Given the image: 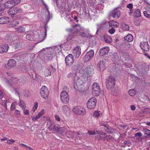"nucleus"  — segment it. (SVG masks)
I'll return each mask as SVG.
<instances>
[{
	"label": "nucleus",
	"mask_w": 150,
	"mask_h": 150,
	"mask_svg": "<svg viewBox=\"0 0 150 150\" xmlns=\"http://www.w3.org/2000/svg\"><path fill=\"white\" fill-rule=\"evenodd\" d=\"M4 5L8 8H11L14 6V4H13L12 0H10L6 2L5 3Z\"/></svg>",
	"instance_id": "nucleus-28"
},
{
	"label": "nucleus",
	"mask_w": 150,
	"mask_h": 150,
	"mask_svg": "<svg viewBox=\"0 0 150 150\" xmlns=\"http://www.w3.org/2000/svg\"><path fill=\"white\" fill-rule=\"evenodd\" d=\"M62 110L64 113H66L69 111V109L67 105H64L62 107Z\"/></svg>",
	"instance_id": "nucleus-33"
},
{
	"label": "nucleus",
	"mask_w": 150,
	"mask_h": 150,
	"mask_svg": "<svg viewBox=\"0 0 150 150\" xmlns=\"http://www.w3.org/2000/svg\"><path fill=\"white\" fill-rule=\"evenodd\" d=\"M14 10L16 13V14L18 13H21L23 11L22 9L21 8L18 7L14 8Z\"/></svg>",
	"instance_id": "nucleus-39"
},
{
	"label": "nucleus",
	"mask_w": 150,
	"mask_h": 150,
	"mask_svg": "<svg viewBox=\"0 0 150 150\" xmlns=\"http://www.w3.org/2000/svg\"><path fill=\"white\" fill-rule=\"evenodd\" d=\"M110 15L114 18L117 19L120 17L121 15V11L118 8H116L111 11L109 13Z\"/></svg>",
	"instance_id": "nucleus-6"
},
{
	"label": "nucleus",
	"mask_w": 150,
	"mask_h": 150,
	"mask_svg": "<svg viewBox=\"0 0 150 150\" xmlns=\"http://www.w3.org/2000/svg\"><path fill=\"white\" fill-rule=\"evenodd\" d=\"M129 42H124V43L123 44V46L126 50H127L130 47V44Z\"/></svg>",
	"instance_id": "nucleus-38"
},
{
	"label": "nucleus",
	"mask_w": 150,
	"mask_h": 150,
	"mask_svg": "<svg viewBox=\"0 0 150 150\" xmlns=\"http://www.w3.org/2000/svg\"><path fill=\"white\" fill-rule=\"evenodd\" d=\"M133 5L132 4H129L127 5V7L129 9H132L133 8Z\"/></svg>",
	"instance_id": "nucleus-63"
},
{
	"label": "nucleus",
	"mask_w": 150,
	"mask_h": 150,
	"mask_svg": "<svg viewBox=\"0 0 150 150\" xmlns=\"http://www.w3.org/2000/svg\"><path fill=\"white\" fill-rule=\"evenodd\" d=\"M105 83L107 89H112L114 87L115 83V78L112 76H109L106 79Z\"/></svg>",
	"instance_id": "nucleus-1"
},
{
	"label": "nucleus",
	"mask_w": 150,
	"mask_h": 150,
	"mask_svg": "<svg viewBox=\"0 0 150 150\" xmlns=\"http://www.w3.org/2000/svg\"><path fill=\"white\" fill-rule=\"evenodd\" d=\"M121 55L123 57L125 58V61H127L128 59V53L127 52H123Z\"/></svg>",
	"instance_id": "nucleus-40"
},
{
	"label": "nucleus",
	"mask_w": 150,
	"mask_h": 150,
	"mask_svg": "<svg viewBox=\"0 0 150 150\" xmlns=\"http://www.w3.org/2000/svg\"><path fill=\"white\" fill-rule=\"evenodd\" d=\"M51 74V72L48 69H47L45 71V75L46 76H50Z\"/></svg>",
	"instance_id": "nucleus-44"
},
{
	"label": "nucleus",
	"mask_w": 150,
	"mask_h": 150,
	"mask_svg": "<svg viewBox=\"0 0 150 150\" xmlns=\"http://www.w3.org/2000/svg\"><path fill=\"white\" fill-rule=\"evenodd\" d=\"M103 40L105 42L107 43H111L112 42V39L111 37L107 35L103 36Z\"/></svg>",
	"instance_id": "nucleus-18"
},
{
	"label": "nucleus",
	"mask_w": 150,
	"mask_h": 150,
	"mask_svg": "<svg viewBox=\"0 0 150 150\" xmlns=\"http://www.w3.org/2000/svg\"><path fill=\"white\" fill-rule=\"evenodd\" d=\"M14 6L18 4L21 2V0H12Z\"/></svg>",
	"instance_id": "nucleus-49"
},
{
	"label": "nucleus",
	"mask_w": 150,
	"mask_h": 150,
	"mask_svg": "<svg viewBox=\"0 0 150 150\" xmlns=\"http://www.w3.org/2000/svg\"><path fill=\"white\" fill-rule=\"evenodd\" d=\"M8 48V46L7 44H4L0 46V53L7 52Z\"/></svg>",
	"instance_id": "nucleus-16"
},
{
	"label": "nucleus",
	"mask_w": 150,
	"mask_h": 150,
	"mask_svg": "<svg viewBox=\"0 0 150 150\" xmlns=\"http://www.w3.org/2000/svg\"><path fill=\"white\" fill-rule=\"evenodd\" d=\"M60 97L62 102L64 104H66L69 101V96L67 92L65 91L61 92Z\"/></svg>",
	"instance_id": "nucleus-2"
},
{
	"label": "nucleus",
	"mask_w": 150,
	"mask_h": 150,
	"mask_svg": "<svg viewBox=\"0 0 150 150\" xmlns=\"http://www.w3.org/2000/svg\"><path fill=\"white\" fill-rule=\"evenodd\" d=\"M108 23L109 26L112 27L117 28L119 25V24L118 22L113 20L109 22Z\"/></svg>",
	"instance_id": "nucleus-20"
},
{
	"label": "nucleus",
	"mask_w": 150,
	"mask_h": 150,
	"mask_svg": "<svg viewBox=\"0 0 150 150\" xmlns=\"http://www.w3.org/2000/svg\"><path fill=\"white\" fill-rule=\"evenodd\" d=\"M86 54L88 56L92 58L94 56V52L93 50H91L88 52Z\"/></svg>",
	"instance_id": "nucleus-37"
},
{
	"label": "nucleus",
	"mask_w": 150,
	"mask_h": 150,
	"mask_svg": "<svg viewBox=\"0 0 150 150\" xmlns=\"http://www.w3.org/2000/svg\"><path fill=\"white\" fill-rule=\"evenodd\" d=\"M74 61V57L71 54H69L65 58V63L67 66L71 65Z\"/></svg>",
	"instance_id": "nucleus-11"
},
{
	"label": "nucleus",
	"mask_w": 150,
	"mask_h": 150,
	"mask_svg": "<svg viewBox=\"0 0 150 150\" xmlns=\"http://www.w3.org/2000/svg\"><path fill=\"white\" fill-rule=\"evenodd\" d=\"M19 24V21L14 20L9 23V26L10 27L14 28L17 26Z\"/></svg>",
	"instance_id": "nucleus-25"
},
{
	"label": "nucleus",
	"mask_w": 150,
	"mask_h": 150,
	"mask_svg": "<svg viewBox=\"0 0 150 150\" xmlns=\"http://www.w3.org/2000/svg\"><path fill=\"white\" fill-rule=\"evenodd\" d=\"M16 66V61L13 59L9 60L7 63V65L6 66V68L10 69L15 67Z\"/></svg>",
	"instance_id": "nucleus-14"
},
{
	"label": "nucleus",
	"mask_w": 150,
	"mask_h": 150,
	"mask_svg": "<svg viewBox=\"0 0 150 150\" xmlns=\"http://www.w3.org/2000/svg\"><path fill=\"white\" fill-rule=\"evenodd\" d=\"M45 11L42 13V18L44 22L47 23L50 18H52V16L50 15V12L47 9H46Z\"/></svg>",
	"instance_id": "nucleus-7"
},
{
	"label": "nucleus",
	"mask_w": 150,
	"mask_h": 150,
	"mask_svg": "<svg viewBox=\"0 0 150 150\" xmlns=\"http://www.w3.org/2000/svg\"><path fill=\"white\" fill-rule=\"evenodd\" d=\"M15 47L16 48H20L21 47V45L20 44V43L19 42H17V43H16L15 44Z\"/></svg>",
	"instance_id": "nucleus-57"
},
{
	"label": "nucleus",
	"mask_w": 150,
	"mask_h": 150,
	"mask_svg": "<svg viewBox=\"0 0 150 150\" xmlns=\"http://www.w3.org/2000/svg\"><path fill=\"white\" fill-rule=\"evenodd\" d=\"M134 17L137 18L141 16L140 11L139 9H137L135 10L133 14Z\"/></svg>",
	"instance_id": "nucleus-31"
},
{
	"label": "nucleus",
	"mask_w": 150,
	"mask_h": 150,
	"mask_svg": "<svg viewBox=\"0 0 150 150\" xmlns=\"http://www.w3.org/2000/svg\"><path fill=\"white\" fill-rule=\"evenodd\" d=\"M91 59L90 57L88 56L86 54L84 57L83 60L85 62H88L90 61V60Z\"/></svg>",
	"instance_id": "nucleus-41"
},
{
	"label": "nucleus",
	"mask_w": 150,
	"mask_h": 150,
	"mask_svg": "<svg viewBox=\"0 0 150 150\" xmlns=\"http://www.w3.org/2000/svg\"><path fill=\"white\" fill-rule=\"evenodd\" d=\"M55 126L54 124H52L49 125L48 128L51 131L53 129H54L55 128Z\"/></svg>",
	"instance_id": "nucleus-48"
},
{
	"label": "nucleus",
	"mask_w": 150,
	"mask_h": 150,
	"mask_svg": "<svg viewBox=\"0 0 150 150\" xmlns=\"http://www.w3.org/2000/svg\"><path fill=\"white\" fill-rule=\"evenodd\" d=\"M74 82V88L78 91H80L81 90L79 88H80V86L83 84V82L82 80L79 77H76Z\"/></svg>",
	"instance_id": "nucleus-8"
},
{
	"label": "nucleus",
	"mask_w": 150,
	"mask_h": 150,
	"mask_svg": "<svg viewBox=\"0 0 150 150\" xmlns=\"http://www.w3.org/2000/svg\"><path fill=\"white\" fill-rule=\"evenodd\" d=\"M72 28L69 29L70 31H74L72 37L75 36L79 32V30L81 29V27L79 24H76L74 25H72Z\"/></svg>",
	"instance_id": "nucleus-9"
},
{
	"label": "nucleus",
	"mask_w": 150,
	"mask_h": 150,
	"mask_svg": "<svg viewBox=\"0 0 150 150\" xmlns=\"http://www.w3.org/2000/svg\"><path fill=\"white\" fill-rule=\"evenodd\" d=\"M73 52L76 54V57L78 58L81 54V48L80 47L77 46Z\"/></svg>",
	"instance_id": "nucleus-21"
},
{
	"label": "nucleus",
	"mask_w": 150,
	"mask_h": 150,
	"mask_svg": "<svg viewBox=\"0 0 150 150\" xmlns=\"http://www.w3.org/2000/svg\"><path fill=\"white\" fill-rule=\"evenodd\" d=\"M97 100L94 97H92L90 98L87 103V106L88 108L92 109L95 108L96 106Z\"/></svg>",
	"instance_id": "nucleus-3"
},
{
	"label": "nucleus",
	"mask_w": 150,
	"mask_h": 150,
	"mask_svg": "<svg viewBox=\"0 0 150 150\" xmlns=\"http://www.w3.org/2000/svg\"><path fill=\"white\" fill-rule=\"evenodd\" d=\"M86 54L88 56L92 58L94 56V52L93 50H91L88 52Z\"/></svg>",
	"instance_id": "nucleus-36"
},
{
	"label": "nucleus",
	"mask_w": 150,
	"mask_h": 150,
	"mask_svg": "<svg viewBox=\"0 0 150 150\" xmlns=\"http://www.w3.org/2000/svg\"><path fill=\"white\" fill-rule=\"evenodd\" d=\"M112 137L110 135H106L104 137V139L107 140H108L109 139H112Z\"/></svg>",
	"instance_id": "nucleus-59"
},
{
	"label": "nucleus",
	"mask_w": 150,
	"mask_h": 150,
	"mask_svg": "<svg viewBox=\"0 0 150 150\" xmlns=\"http://www.w3.org/2000/svg\"><path fill=\"white\" fill-rule=\"evenodd\" d=\"M112 59L116 62L120 59V57L119 56L118 54L117 53H113L112 55Z\"/></svg>",
	"instance_id": "nucleus-27"
},
{
	"label": "nucleus",
	"mask_w": 150,
	"mask_h": 150,
	"mask_svg": "<svg viewBox=\"0 0 150 150\" xmlns=\"http://www.w3.org/2000/svg\"><path fill=\"white\" fill-rule=\"evenodd\" d=\"M19 105L22 109L25 108V103L22 100H20V102L19 103Z\"/></svg>",
	"instance_id": "nucleus-43"
},
{
	"label": "nucleus",
	"mask_w": 150,
	"mask_h": 150,
	"mask_svg": "<svg viewBox=\"0 0 150 150\" xmlns=\"http://www.w3.org/2000/svg\"><path fill=\"white\" fill-rule=\"evenodd\" d=\"M144 15L147 18H150V14L148 13L147 11H144L143 12Z\"/></svg>",
	"instance_id": "nucleus-60"
},
{
	"label": "nucleus",
	"mask_w": 150,
	"mask_h": 150,
	"mask_svg": "<svg viewBox=\"0 0 150 150\" xmlns=\"http://www.w3.org/2000/svg\"><path fill=\"white\" fill-rule=\"evenodd\" d=\"M100 115L99 112L98 111H96L94 112L93 114V116L94 117H98Z\"/></svg>",
	"instance_id": "nucleus-52"
},
{
	"label": "nucleus",
	"mask_w": 150,
	"mask_h": 150,
	"mask_svg": "<svg viewBox=\"0 0 150 150\" xmlns=\"http://www.w3.org/2000/svg\"><path fill=\"white\" fill-rule=\"evenodd\" d=\"M106 60L105 59H102L100 60L97 65L98 69L100 71H103L105 67Z\"/></svg>",
	"instance_id": "nucleus-12"
},
{
	"label": "nucleus",
	"mask_w": 150,
	"mask_h": 150,
	"mask_svg": "<svg viewBox=\"0 0 150 150\" xmlns=\"http://www.w3.org/2000/svg\"><path fill=\"white\" fill-rule=\"evenodd\" d=\"M25 108H23V110L24 113L25 114L27 115H29V111L28 110L25 109Z\"/></svg>",
	"instance_id": "nucleus-54"
},
{
	"label": "nucleus",
	"mask_w": 150,
	"mask_h": 150,
	"mask_svg": "<svg viewBox=\"0 0 150 150\" xmlns=\"http://www.w3.org/2000/svg\"><path fill=\"white\" fill-rule=\"evenodd\" d=\"M50 70L53 72L56 71V69L52 65H50L49 67Z\"/></svg>",
	"instance_id": "nucleus-62"
},
{
	"label": "nucleus",
	"mask_w": 150,
	"mask_h": 150,
	"mask_svg": "<svg viewBox=\"0 0 150 150\" xmlns=\"http://www.w3.org/2000/svg\"><path fill=\"white\" fill-rule=\"evenodd\" d=\"M101 126L104 127V129L108 133L111 132V127L107 123H104L101 125Z\"/></svg>",
	"instance_id": "nucleus-23"
},
{
	"label": "nucleus",
	"mask_w": 150,
	"mask_h": 150,
	"mask_svg": "<svg viewBox=\"0 0 150 150\" xmlns=\"http://www.w3.org/2000/svg\"><path fill=\"white\" fill-rule=\"evenodd\" d=\"M42 97L44 98H47L49 96V91L47 88L45 86H43L40 91Z\"/></svg>",
	"instance_id": "nucleus-10"
},
{
	"label": "nucleus",
	"mask_w": 150,
	"mask_h": 150,
	"mask_svg": "<svg viewBox=\"0 0 150 150\" xmlns=\"http://www.w3.org/2000/svg\"><path fill=\"white\" fill-rule=\"evenodd\" d=\"M135 137H140L142 136V134L140 132H138L134 134Z\"/></svg>",
	"instance_id": "nucleus-55"
},
{
	"label": "nucleus",
	"mask_w": 150,
	"mask_h": 150,
	"mask_svg": "<svg viewBox=\"0 0 150 150\" xmlns=\"http://www.w3.org/2000/svg\"><path fill=\"white\" fill-rule=\"evenodd\" d=\"M124 39L127 42H131L133 40L132 35L130 34H128L124 38Z\"/></svg>",
	"instance_id": "nucleus-29"
},
{
	"label": "nucleus",
	"mask_w": 150,
	"mask_h": 150,
	"mask_svg": "<svg viewBox=\"0 0 150 150\" xmlns=\"http://www.w3.org/2000/svg\"><path fill=\"white\" fill-rule=\"evenodd\" d=\"M14 10V8L13 9L10 8L8 10V14L11 16V18L15 20L17 17L16 16H14L16 14V13Z\"/></svg>",
	"instance_id": "nucleus-19"
},
{
	"label": "nucleus",
	"mask_w": 150,
	"mask_h": 150,
	"mask_svg": "<svg viewBox=\"0 0 150 150\" xmlns=\"http://www.w3.org/2000/svg\"><path fill=\"white\" fill-rule=\"evenodd\" d=\"M92 87V91L93 95L95 96H99L100 93V88L99 85L96 83H94Z\"/></svg>",
	"instance_id": "nucleus-4"
},
{
	"label": "nucleus",
	"mask_w": 150,
	"mask_h": 150,
	"mask_svg": "<svg viewBox=\"0 0 150 150\" xmlns=\"http://www.w3.org/2000/svg\"><path fill=\"white\" fill-rule=\"evenodd\" d=\"M109 51V48L107 47H105L102 48L100 51V54L101 56H103L107 54Z\"/></svg>",
	"instance_id": "nucleus-15"
},
{
	"label": "nucleus",
	"mask_w": 150,
	"mask_h": 150,
	"mask_svg": "<svg viewBox=\"0 0 150 150\" xmlns=\"http://www.w3.org/2000/svg\"><path fill=\"white\" fill-rule=\"evenodd\" d=\"M140 46L142 49L143 51H148L149 50L150 46L147 42H141Z\"/></svg>",
	"instance_id": "nucleus-13"
},
{
	"label": "nucleus",
	"mask_w": 150,
	"mask_h": 150,
	"mask_svg": "<svg viewBox=\"0 0 150 150\" xmlns=\"http://www.w3.org/2000/svg\"><path fill=\"white\" fill-rule=\"evenodd\" d=\"M16 31L18 33H23L25 31V29L24 27L20 26L15 28Z\"/></svg>",
	"instance_id": "nucleus-30"
},
{
	"label": "nucleus",
	"mask_w": 150,
	"mask_h": 150,
	"mask_svg": "<svg viewBox=\"0 0 150 150\" xmlns=\"http://www.w3.org/2000/svg\"><path fill=\"white\" fill-rule=\"evenodd\" d=\"M87 67L84 66L81 71V73L84 76L88 77Z\"/></svg>",
	"instance_id": "nucleus-22"
},
{
	"label": "nucleus",
	"mask_w": 150,
	"mask_h": 150,
	"mask_svg": "<svg viewBox=\"0 0 150 150\" xmlns=\"http://www.w3.org/2000/svg\"><path fill=\"white\" fill-rule=\"evenodd\" d=\"M79 35L81 37H92V35L89 33H85L84 32L81 31L80 30L79 31Z\"/></svg>",
	"instance_id": "nucleus-26"
},
{
	"label": "nucleus",
	"mask_w": 150,
	"mask_h": 150,
	"mask_svg": "<svg viewBox=\"0 0 150 150\" xmlns=\"http://www.w3.org/2000/svg\"><path fill=\"white\" fill-rule=\"evenodd\" d=\"M9 18L6 16H3L0 18V24H6L9 22Z\"/></svg>",
	"instance_id": "nucleus-17"
},
{
	"label": "nucleus",
	"mask_w": 150,
	"mask_h": 150,
	"mask_svg": "<svg viewBox=\"0 0 150 150\" xmlns=\"http://www.w3.org/2000/svg\"><path fill=\"white\" fill-rule=\"evenodd\" d=\"M88 69V77L89 76H91L94 73V69L93 68L90 67H87Z\"/></svg>",
	"instance_id": "nucleus-32"
},
{
	"label": "nucleus",
	"mask_w": 150,
	"mask_h": 150,
	"mask_svg": "<svg viewBox=\"0 0 150 150\" xmlns=\"http://www.w3.org/2000/svg\"><path fill=\"white\" fill-rule=\"evenodd\" d=\"M114 40L115 42H117L119 40V38L118 35H116L114 37Z\"/></svg>",
	"instance_id": "nucleus-58"
},
{
	"label": "nucleus",
	"mask_w": 150,
	"mask_h": 150,
	"mask_svg": "<svg viewBox=\"0 0 150 150\" xmlns=\"http://www.w3.org/2000/svg\"><path fill=\"white\" fill-rule=\"evenodd\" d=\"M76 73H70L67 75V77L69 79L75 81V79L76 78Z\"/></svg>",
	"instance_id": "nucleus-24"
},
{
	"label": "nucleus",
	"mask_w": 150,
	"mask_h": 150,
	"mask_svg": "<svg viewBox=\"0 0 150 150\" xmlns=\"http://www.w3.org/2000/svg\"><path fill=\"white\" fill-rule=\"evenodd\" d=\"M2 104L3 106L4 107V108L5 109H6L7 108V105H6V103L7 102V101L6 100H2Z\"/></svg>",
	"instance_id": "nucleus-46"
},
{
	"label": "nucleus",
	"mask_w": 150,
	"mask_h": 150,
	"mask_svg": "<svg viewBox=\"0 0 150 150\" xmlns=\"http://www.w3.org/2000/svg\"><path fill=\"white\" fill-rule=\"evenodd\" d=\"M26 38L30 41L34 40V36L33 34H28L26 36Z\"/></svg>",
	"instance_id": "nucleus-34"
},
{
	"label": "nucleus",
	"mask_w": 150,
	"mask_h": 150,
	"mask_svg": "<svg viewBox=\"0 0 150 150\" xmlns=\"http://www.w3.org/2000/svg\"><path fill=\"white\" fill-rule=\"evenodd\" d=\"M38 103L37 102H35V105L33 107V109H35L33 110L35 111V110L38 107Z\"/></svg>",
	"instance_id": "nucleus-64"
},
{
	"label": "nucleus",
	"mask_w": 150,
	"mask_h": 150,
	"mask_svg": "<svg viewBox=\"0 0 150 150\" xmlns=\"http://www.w3.org/2000/svg\"><path fill=\"white\" fill-rule=\"evenodd\" d=\"M18 80V79L16 77H12L11 79V81L13 83L17 82Z\"/></svg>",
	"instance_id": "nucleus-53"
},
{
	"label": "nucleus",
	"mask_w": 150,
	"mask_h": 150,
	"mask_svg": "<svg viewBox=\"0 0 150 150\" xmlns=\"http://www.w3.org/2000/svg\"><path fill=\"white\" fill-rule=\"evenodd\" d=\"M41 116L40 115L38 114V115L35 117H33L32 118V120L33 121H35L37 119H39L40 118V117H41Z\"/></svg>",
	"instance_id": "nucleus-56"
},
{
	"label": "nucleus",
	"mask_w": 150,
	"mask_h": 150,
	"mask_svg": "<svg viewBox=\"0 0 150 150\" xmlns=\"http://www.w3.org/2000/svg\"><path fill=\"white\" fill-rule=\"evenodd\" d=\"M64 132V128L63 127H59V129L58 133L61 134L63 133Z\"/></svg>",
	"instance_id": "nucleus-61"
},
{
	"label": "nucleus",
	"mask_w": 150,
	"mask_h": 150,
	"mask_svg": "<svg viewBox=\"0 0 150 150\" xmlns=\"http://www.w3.org/2000/svg\"><path fill=\"white\" fill-rule=\"evenodd\" d=\"M77 67V66H76V64L72 66L71 68V69L72 70V71H76L77 70H78V67Z\"/></svg>",
	"instance_id": "nucleus-47"
},
{
	"label": "nucleus",
	"mask_w": 150,
	"mask_h": 150,
	"mask_svg": "<svg viewBox=\"0 0 150 150\" xmlns=\"http://www.w3.org/2000/svg\"><path fill=\"white\" fill-rule=\"evenodd\" d=\"M105 27L103 26L102 25H100L99 27H98L96 33L99 31L104 30L105 29Z\"/></svg>",
	"instance_id": "nucleus-50"
},
{
	"label": "nucleus",
	"mask_w": 150,
	"mask_h": 150,
	"mask_svg": "<svg viewBox=\"0 0 150 150\" xmlns=\"http://www.w3.org/2000/svg\"><path fill=\"white\" fill-rule=\"evenodd\" d=\"M73 111L75 113L78 115H84L86 113L85 109L79 106L75 107Z\"/></svg>",
	"instance_id": "nucleus-5"
},
{
	"label": "nucleus",
	"mask_w": 150,
	"mask_h": 150,
	"mask_svg": "<svg viewBox=\"0 0 150 150\" xmlns=\"http://www.w3.org/2000/svg\"><path fill=\"white\" fill-rule=\"evenodd\" d=\"M128 93L130 96H134L135 94V91L134 89H131L129 91Z\"/></svg>",
	"instance_id": "nucleus-42"
},
{
	"label": "nucleus",
	"mask_w": 150,
	"mask_h": 150,
	"mask_svg": "<svg viewBox=\"0 0 150 150\" xmlns=\"http://www.w3.org/2000/svg\"><path fill=\"white\" fill-rule=\"evenodd\" d=\"M144 134H146L148 136L150 137V130L149 129H145L144 130Z\"/></svg>",
	"instance_id": "nucleus-45"
},
{
	"label": "nucleus",
	"mask_w": 150,
	"mask_h": 150,
	"mask_svg": "<svg viewBox=\"0 0 150 150\" xmlns=\"http://www.w3.org/2000/svg\"><path fill=\"white\" fill-rule=\"evenodd\" d=\"M115 30L114 28H112L109 30L108 32L110 34H112L115 32Z\"/></svg>",
	"instance_id": "nucleus-51"
},
{
	"label": "nucleus",
	"mask_w": 150,
	"mask_h": 150,
	"mask_svg": "<svg viewBox=\"0 0 150 150\" xmlns=\"http://www.w3.org/2000/svg\"><path fill=\"white\" fill-rule=\"evenodd\" d=\"M139 71L143 73L146 72V67L143 65H140L139 66Z\"/></svg>",
	"instance_id": "nucleus-35"
}]
</instances>
